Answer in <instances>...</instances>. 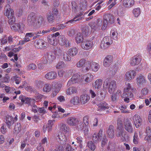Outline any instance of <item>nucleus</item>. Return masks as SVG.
Here are the masks:
<instances>
[{"label":"nucleus","instance_id":"obj_62","mask_svg":"<svg viewBox=\"0 0 151 151\" xmlns=\"http://www.w3.org/2000/svg\"><path fill=\"white\" fill-rule=\"evenodd\" d=\"M111 32L112 33L111 35L113 39L115 40H117V36L118 35V33L117 32H116L113 30H111Z\"/></svg>","mask_w":151,"mask_h":151},{"label":"nucleus","instance_id":"obj_27","mask_svg":"<svg viewBox=\"0 0 151 151\" xmlns=\"http://www.w3.org/2000/svg\"><path fill=\"white\" fill-rule=\"evenodd\" d=\"M134 0H124L123 1V6L125 7L130 8L134 4Z\"/></svg>","mask_w":151,"mask_h":151},{"label":"nucleus","instance_id":"obj_28","mask_svg":"<svg viewBox=\"0 0 151 151\" xmlns=\"http://www.w3.org/2000/svg\"><path fill=\"white\" fill-rule=\"evenodd\" d=\"M87 61L84 58H82L80 60L76 63V66L78 68H83L86 70V66Z\"/></svg>","mask_w":151,"mask_h":151},{"label":"nucleus","instance_id":"obj_4","mask_svg":"<svg viewBox=\"0 0 151 151\" xmlns=\"http://www.w3.org/2000/svg\"><path fill=\"white\" fill-rule=\"evenodd\" d=\"M126 86L124 89L123 93L122 95V98L128 97L130 98H132L133 97V94L132 92L134 90V88H132L130 83L126 82L125 83Z\"/></svg>","mask_w":151,"mask_h":151},{"label":"nucleus","instance_id":"obj_3","mask_svg":"<svg viewBox=\"0 0 151 151\" xmlns=\"http://www.w3.org/2000/svg\"><path fill=\"white\" fill-rule=\"evenodd\" d=\"M108 86V91L110 94H112L116 89V83L114 80L111 81L110 78H107L104 81L103 88Z\"/></svg>","mask_w":151,"mask_h":151},{"label":"nucleus","instance_id":"obj_63","mask_svg":"<svg viewBox=\"0 0 151 151\" xmlns=\"http://www.w3.org/2000/svg\"><path fill=\"white\" fill-rule=\"evenodd\" d=\"M12 79L13 80H15L17 84H19L21 81L20 78L16 76H13Z\"/></svg>","mask_w":151,"mask_h":151},{"label":"nucleus","instance_id":"obj_9","mask_svg":"<svg viewBox=\"0 0 151 151\" xmlns=\"http://www.w3.org/2000/svg\"><path fill=\"white\" fill-rule=\"evenodd\" d=\"M142 60V56L140 54H137L132 58L129 62L131 66H133L139 64Z\"/></svg>","mask_w":151,"mask_h":151},{"label":"nucleus","instance_id":"obj_12","mask_svg":"<svg viewBox=\"0 0 151 151\" xmlns=\"http://www.w3.org/2000/svg\"><path fill=\"white\" fill-rule=\"evenodd\" d=\"M79 120L77 118L74 116L68 117L67 120V123L69 125L72 126H76L79 122Z\"/></svg>","mask_w":151,"mask_h":151},{"label":"nucleus","instance_id":"obj_44","mask_svg":"<svg viewBox=\"0 0 151 151\" xmlns=\"http://www.w3.org/2000/svg\"><path fill=\"white\" fill-rule=\"evenodd\" d=\"M68 54H68L66 52H64L63 53V58L65 60L67 61H70L71 59V56Z\"/></svg>","mask_w":151,"mask_h":151},{"label":"nucleus","instance_id":"obj_25","mask_svg":"<svg viewBox=\"0 0 151 151\" xmlns=\"http://www.w3.org/2000/svg\"><path fill=\"white\" fill-rule=\"evenodd\" d=\"M80 73L74 74L71 77V80H73L74 83L82 82V78L81 77Z\"/></svg>","mask_w":151,"mask_h":151},{"label":"nucleus","instance_id":"obj_5","mask_svg":"<svg viewBox=\"0 0 151 151\" xmlns=\"http://www.w3.org/2000/svg\"><path fill=\"white\" fill-rule=\"evenodd\" d=\"M100 68V65L98 63L93 61H87L86 71H87L90 69L94 72H96Z\"/></svg>","mask_w":151,"mask_h":151},{"label":"nucleus","instance_id":"obj_53","mask_svg":"<svg viewBox=\"0 0 151 151\" xmlns=\"http://www.w3.org/2000/svg\"><path fill=\"white\" fill-rule=\"evenodd\" d=\"M83 19L82 17H79L78 18H77V19H74V18H73V19H72L70 20H69L68 21L66 22L65 23V24H68V23H70V24H74L75 23V22L77 21H79L80 20H81L82 19Z\"/></svg>","mask_w":151,"mask_h":151},{"label":"nucleus","instance_id":"obj_42","mask_svg":"<svg viewBox=\"0 0 151 151\" xmlns=\"http://www.w3.org/2000/svg\"><path fill=\"white\" fill-rule=\"evenodd\" d=\"M132 13L135 17H138L141 13L140 9L139 7L134 9L132 10Z\"/></svg>","mask_w":151,"mask_h":151},{"label":"nucleus","instance_id":"obj_14","mask_svg":"<svg viewBox=\"0 0 151 151\" xmlns=\"http://www.w3.org/2000/svg\"><path fill=\"white\" fill-rule=\"evenodd\" d=\"M36 14L34 12L30 13L28 15L27 17V22L33 26L35 25V23L36 22Z\"/></svg>","mask_w":151,"mask_h":151},{"label":"nucleus","instance_id":"obj_8","mask_svg":"<svg viewBox=\"0 0 151 151\" xmlns=\"http://www.w3.org/2000/svg\"><path fill=\"white\" fill-rule=\"evenodd\" d=\"M94 45L93 41L92 40H86L82 42L81 44V48L86 50L91 49Z\"/></svg>","mask_w":151,"mask_h":151},{"label":"nucleus","instance_id":"obj_40","mask_svg":"<svg viewBox=\"0 0 151 151\" xmlns=\"http://www.w3.org/2000/svg\"><path fill=\"white\" fill-rule=\"evenodd\" d=\"M102 20L101 19H97L96 22V25L92 27V29H94L95 30L98 31L99 29V27L102 24Z\"/></svg>","mask_w":151,"mask_h":151},{"label":"nucleus","instance_id":"obj_10","mask_svg":"<svg viewBox=\"0 0 151 151\" xmlns=\"http://www.w3.org/2000/svg\"><path fill=\"white\" fill-rule=\"evenodd\" d=\"M136 75L135 70H130L126 72L125 75V80L130 82L133 79Z\"/></svg>","mask_w":151,"mask_h":151},{"label":"nucleus","instance_id":"obj_50","mask_svg":"<svg viewBox=\"0 0 151 151\" xmlns=\"http://www.w3.org/2000/svg\"><path fill=\"white\" fill-rule=\"evenodd\" d=\"M89 116L88 115L84 116L83 119V122L86 126H87L88 125L89 120Z\"/></svg>","mask_w":151,"mask_h":151},{"label":"nucleus","instance_id":"obj_29","mask_svg":"<svg viewBox=\"0 0 151 151\" xmlns=\"http://www.w3.org/2000/svg\"><path fill=\"white\" fill-rule=\"evenodd\" d=\"M5 119V122L7 127L8 128H10L14 122L13 118L9 115H7L6 116Z\"/></svg>","mask_w":151,"mask_h":151},{"label":"nucleus","instance_id":"obj_24","mask_svg":"<svg viewBox=\"0 0 151 151\" xmlns=\"http://www.w3.org/2000/svg\"><path fill=\"white\" fill-rule=\"evenodd\" d=\"M102 130L100 129L99 130V132L97 133H94L92 137V139L93 141L95 143H97L100 140V137H101L100 133L101 134Z\"/></svg>","mask_w":151,"mask_h":151},{"label":"nucleus","instance_id":"obj_7","mask_svg":"<svg viewBox=\"0 0 151 151\" xmlns=\"http://www.w3.org/2000/svg\"><path fill=\"white\" fill-rule=\"evenodd\" d=\"M58 39L59 43L61 46H65L66 48H68L71 46L70 41L67 40L63 35H61L59 36Z\"/></svg>","mask_w":151,"mask_h":151},{"label":"nucleus","instance_id":"obj_15","mask_svg":"<svg viewBox=\"0 0 151 151\" xmlns=\"http://www.w3.org/2000/svg\"><path fill=\"white\" fill-rule=\"evenodd\" d=\"M133 121L136 128H138L141 125L142 119L139 115L137 114H135L133 117Z\"/></svg>","mask_w":151,"mask_h":151},{"label":"nucleus","instance_id":"obj_64","mask_svg":"<svg viewBox=\"0 0 151 151\" xmlns=\"http://www.w3.org/2000/svg\"><path fill=\"white\" fill-rule=\"evenodd\" d=\"M52 151H64V148L61 145H59L56 146Z\"/></svg>","mask_w":151,"mask_h":151},{"label":"nucleus","instance_id":"obj_33","mask_svg":"<svg viewBox=\"0 0 151 151\" xmlns=\"http://www.w3.org/2000/svg\"><path fill=\"white\" fill-rule=\"evenodd\" d=\"M19 99L22 102L28 104L29 106L30 105L31 101L32 100V99L31 98L25 97L22 95L19 96Z\"/></svg>","mask_w":151,"mask_h":151},{"label":"nucleus","instance_id":"obj_51","mask_svg":"<svg viewBox=\"0 0 151 151\" xmlns=\"http://www.w3.org/2000/svg\"><path fill=\"white\" fill-rule=\"evenodd\" d=\"M65 65L64 62L61 61L58 63L57 64L56 68L57 69H60L63 68L65 67Z\"/></svg>","mask_w":151,"mask_h":151},{"label":"nucleus","instance_id":"obj_31","mask_svg":"<svg viewBox=\"0 0 151 151\" xmlns=\"http://www.w3.org/2000/svg\"><path fill=\"white\" fill-rule=\"evenodd\" d=\"M124 126L125 129L129 132H132L133 131L132 126L131 123L128 121L124 123Z\"/></svg>","mask_w":151,"mask_h":151},{"label":"nucleus","instance_id":"obj_21","mask_svg":"<svg viewBox=\"0 0 151 151\" xmlns=\"http://www.w3.org/2000/svg\"><path fill=\"white\" fill-rule=\"evenodd\" d=\"M90 96L86 94L81 95L80 96V101L82 104L87 103L90 99Z\"/></svg>","mask_w":151,"mask_h":151},{"label":"nucleus","instance_id":"obj_54","mask_svg":"<svg viewBox=\"0 0 151 151\" xmlns=\"http://www.w3.org/2000/svg\"><path fill=\"white\" fill-rule=\"evenodd\" d=\"M27 69L29 70H35L37 68L36 65L33 63H32L29 65L27 67Z\"/></svg>","mask_w":151,"mask_h":151},{"label":"nucleus","instance_id":"obj_58","mask_svg":"<svg viewBox=\"0 0 151 151\" xmlns=\"http://www.w3.org/2000/svg\"><path fill=\"white\" fill-rule=\"evenodd\" d=\"M7 57L6 55L3 53H1L0 55V61H6Z\"/></svg>","mask_w":151,"mask_h":151},{"label":"nucleus","instance_id":"obj_13","mask_svg":"<svg viewBox=\"0 0 151 151\" xmlns=\"http://www.w3.org/2000/svg\"><path fill=\"white\" fill-rule=\"evenodd\" d=\"M36 21L35 25L33 26L36 28H39L40 27L43 26L45 23L43 17L41 16H37Z\"/></svg>","mask_w":151,"mask_h":151},{"label":"nucleus","instance_id":"obj_2","mask_svg":"<svg viewBox=\"0 0 151 151\" xmlns=\"http://www.w3.org/2000/svg\"><path fill=\"white\" fill-rule=\"evenodd\" d=\"M117 125L116 130V136L117 137H120L123 140H125L127 135L126 132L124 131L122 122L119 119L117 120Z\"/></svg>","mask_w":151,"mask_h":151},{"label":"nucleus","instance_id":"obj_19","mask_svg":"<svg viewBox=\"0 0 151 151\" xmlns=\"http://www.w3.org/2000/svg\"><path fill=\"white\" fill-rule=\"evenodd\" d=\"M57 76V73L55 71H51L47 72L45 75V78L49 80L55 79Z\"/></svg>","mask_w":151,"mask_h":151},{"label":"nucleus","instance_id":"obj_46","mask_svg":"<svg viewBox=\"0 0 151 151\" xmlns=\"http://www.w3.org/2000/svg\"><path fill=\"white\" fill-rule=\"evenodd\" d=\"M87 145L92 151H94L96 149V146L94 143L91 141L88 142L87 143Z\"/></svg>","mask_w":151,"mask_h":151},{"label":"nucleus","instance_id":"obj_32","mask_svg":"<svg viewBox=\"0 0 151 151\" xmlns=\"http://www.w3.org/2000/svg\"><path fill=\"white\" fill-rule=\"evenodd\" d=\"M77 91L76 87L71 86L67 88L66 91V93L67 95H71L77 93Z\"/></svg>","mask_w":151,"mask_h":151},{"label":"nucleus","instance_id":"obj_55","mask_svg":"<svg viewBox=\"0 0 151 151\" xmlns=\"http://www.w3.org/2000/svg\"><path fill=\"white\" fill-rule=\"evenodd\" d=\"M110 20H108L107 19H104V20L103 24L101 27V29L102 30H105L107 28L108 24V22L110 21Z\"/></svg>","mask_w":151,"mask_h":151},{"label":"nucleus","instance_id":"obj_59","mask_svg":"<svg viewBox=\"0 0 151 151\" xmlns=\"http://www.w3.org/2000/svg\"><path fill=\"white\" fill-rule=\"evenodd\" d=\"M111 101L113 102L117 101L118 99V98L116 95V93H112L111 96Z\"/></svg>","mask_w":151,"mask_h":151},{"label":"nucleus","instance_id":"obj_52","mask_svg":"<svg viewBox=\"0 0 151 151\" xmlns=\"http://www.w3.org/2000/svg\"><path fill=\"white\" fill-rule=\"evenodd\" d=\"M14 130L15 133L18 134L19 133L21 130V125L20 124L17 123L15 125Z\"/></svg>","mask_w":151,"mask_h":151},{"label":"nucleus","instance_id":"obj_41","mask_svg":"<svg viewBox=\"0 0 151 151\" xmlns=\"http://www.w3.org/2000/svg\"><path fill=\"white\" fill-rule=\"evenodd\" d=\"M52 89V86L50 84L46 83L42 89L43 91L46 93L50 92Z\"/></svg>","mask_w":151,"mask_h":151},{"label":"nucleus","instance_id":"obj_6","mask_svg":"<svg viewBox=\"0 0 151 151\" xmlns=\"http://www.w3.org/2000/svg\"><path fill=\"white\" fill-rule=\"evenodd\" d=\"M113 43V41L111 37L109 36L104 37L101 41L100 46L101 48L104 50L108 48Z\"/></svg>","mask_w":151,"mask_h":151},{"label":"nucleus","instance_id":"obj_35","mask_svg":"<svg viewBox=\"0 0 151 151\" xmlns=\"http://www.w3.org/2000/svg\"><path fill=\"white\" fill-rule=\"evenodd\" d=\"M58 139L61 144L64 145L66 144L67 137L63 133H61L58 135Z\"/></svg>","mask_w":151,"mask_h":151},{"label":"nucleus","instance_id":"obj_16","mask_svg":"<svg viewBox=\"0 0 151 151\" xmlns=\"http://www.w3.org/2000/svg\"><path fill=\"white\" fill-rule=\"evenodd\" d=\"M113 60V57L112 55H107L104 59L103 62L104 65L106 67H109Z\"/></svg>","mask_w":151,"mask_h":151},{"label":"nucleus","instance_id":"obj_38","mask_svg":"<svg viewBox=\"0 0 151 151\" xmlns=\"http://www.w3.org/2000/svg\"><path fill=\"white\" fill-rule=\"evenodd\" d=\"M79 6L81 10H85L87 6V1L86 0H80Z\"/></svg>","mask_w":151,"mask_h":151},{"label":"nucleus","instance_id":"obj_39","mask_svg":"<svg viewBox=\"0 0 151 151\" xmlns=\"http://www.w3.org/2000/svg\"><path fill=\"white\" fill-rule=\"evenodd\" d=\"M80 101L79 97L77 96L72 97L70 100V103L74 105L78 104L80 103Z\"/></svg>","mask_w":151,"mask_h":151},{"label":"nucleus","instance_id":"obj_47","mask_svg":"<svg viewBox=\"0 0 151 151\" xmlns=\"http://www.w3.org/2000/svg\"><path fill=\"white\" fill-rule=\"evenodd\" d=\"M47 57L48 60L50 62L52 61L55 58V55L51 52L47 53Z\"/></svg>","mask_w":151,"mask_h":151},{"label":"nucleus","instance_id":"obj_45","mask_svg":"<svg viewBox=\"0 0 151 151\" xmlns=\"http://www.w3.org/2000/svg\"><path fill=\"white\" fill-rule=\"evenodd\" d=\"M127 106L125 105H121L119 106V108L121 111L122 113H129V110H126Z\"/></svg>","mask_w":151,"mask_h":151},{"label":"nucleus","instance_id":"obj_30","mask_svg":"<svg viewBox=\"0 0 151 151\" xmlns=\"http://www.w3.org/2000/svg\"><path fill=\"white\" fill-rule=\"evenodd\" d=\"M107 133L109 138H113L114 137V127L113 125H110L109 126V128L107 131Z\"/></svg>","mask_w":151,"mask_h":151},{"label":"nucleus","instance_id":"obj_22","mask_svg":"<svg viewBox=\"0 0 151 151\" xmlns=\"http://www.w3.org/2000/svg\"><path fill=\"white\" fill-rule=\"evenodd\" d=\"M98 110L99 111H103L106 109H108L109 106L106 102H102L97 105Z\"/></svg>","mask_w":151,"mask_h":151},{"label":"nucleus","instance_id":"obj_17","mask_svg":"<svg viewBox=\"0 0 151 151\" xmlns=\"http://www.w3.org/2000/svg\"><path fill=\"white\" fill-rule=\"evenodd\" d=\"M82 82L84 81L86 83H90L94 79V76L91 73H89L82 76Z\"/></svg>","mask_w":151,"mask_h":151},{"label":"nucleus","instance_id":"obj_1","mask_svg":"<svg viewBox=\"0 0 151 151\" xmlns=\"http://www.w3.org/2000/svg\"><path fill=\"white\" fill-rule=\"evenodd\" d=\"M5 9L4 14L9 19L8 21L9 24H12L16 22L15 17L14 15V10L11 8L9 4L6 5Z\"/></svg>","mask_w":151,"mask_h":151},{"label":"nucleus","instance_id":"obj_48","mask_svg":"<svg viewBox=\"0 0 151 151\" xmlns=\"http://www.w3.org/2000/svg\"><path fill=\"white\" fill-rule=\"evenodd\" d=\"M36 86L39 88H42L43 86L44 82L42 81L37 80L35 81Z\"/></svg>","mask_w":151,"mask_h":151},{"label":"nucleus","instance_id":"obj_37","mask_svg":"<svg viewBox=\"0 0 151 151\" xmlns=\"http://www.w3.org/2000/svg\"><path fill=\"white\" fill-rule=\"evenodd\" d=\"M106 94L105 89H103L99 90L97 91V96L99 99H103L104 98Z\"/></svg>","mask_w":151,"mask_h":151},{"label":"nucleus","instance_id":"obj_34","mask_svg":"<svg viewBox=\"0 0 151 151\" xmlns=\"http://www.w3.org/2000/svg\"><path fill=\"white\" fill-rule=\"evenodd\" d=\"M84 37L83 34L80 32H78L75 37L76 42L77 44H79L83 42Z\"/></svg>","mask_w":151,"mask_h":151},{"label":"nucleus","instance_id":"obj_56","mask_svg":"<svg viewBox=\"0 0 151 151\" xmlns=\"http://www.w3.org/2000/svg\"><path fill=\"white\" fill-rule=\"evenodd\" d=\"M54 121L49 120L47 123V126L48 127V132L51 130L52 125L53 124V122Z\"/></svg>","mask_w":151,"mask_h":151},{"label":"nucleus","instance_id":"obj_49","mask_svg":"<svg viewBox=\"0 0 151 151\" xmlns=\"http://www.w3.org/2000/svg\"><path fill=\"white\" fill-rule=\"evenodd\" d=\"M139 142V138L138 136L137 133L135 132L133 136V142L134 144L137 145Z\"/></svg>","mask_w":151,"mask_h":151},{"label":"nucleus","instance_id":"obj_43","mask_svg":"<svg viewBox=\"0 0 151 151\" xmlns=\"http://www.w3.org/2000/svg\"><path fill=\"white\" fill-rule=\"evenodd\" d=\"M47 19L48 21L50 23H52L54 21V17L53 14L50 13L47 14Z\"/></svg>","mask_w":151,"mask_h":151},{"label":"nucleus","instance_id":"obj_61","mask_svg":"<svg viewBox=\"0 0 151 151\" xmlns=\"http://www.w3.org/2000/svg\"><path fill=\"white\" fill-rule=\"evenodd\" d=\"M141 94L143 96H145L147 94L148 92V89L147 88H144L141 91Z\"/></svg>","mask_w":151,"mask_h":151},{"label":"nucleus","instance_id":"obj_11","mask_svg":"<svg viewBox=\"0 0 151 151\" xmlns=\"http://www.w3.org/2000/svg\"><path fill=\"white\" fill-rule=\"evenodd\" d=\"M34 44L36 47L40 49L45 47L46 45V43L44 40L41 39L36 40L34 42Z\"/></svg>","mask_w":151,"mask_h":151},{"label":"nucleus","instance_id":"obj_20","mask_svg":"<svg viewBox=\"0 0 151 151\" xmlns=\"http://www.w3.org/2000/svg\"><path fill=\"white\" fill-rule=\"evenodd\" d=\"M137 83L138 86H143L145 83V78L142 74H140L137 75Z\"/></svg>","mask_w":151,"mask_h":151},{"label":"nucleus","instance_id":"obj_23","mask_svg":"<svg viewBox=\"0 0 151 151\" xmlns=\"http://www.w3.org/2000/svg\"><path fill=\"white\" fill-rule=\"evenodd\" d=\"M103 79H98L95 81L93 83V87L95 89H99L101 87Z\"/></svg>","mask_w":151,"mask_h":151},{"label":"nucleus","instance_id":"obj_60","mask_svg":"<svg viewBox=\"0 0 151 151\" xmlns=\"http://www.w3.org/2000/svg\"><path fill=\"white\" fill-rule=\"evenodd\" d=\"M32 107V111L35 113H36L38 111V109L37 106L35 104H32L30 105Z\"/></svg>","mask_w":151,"mask_h":151},{"label":"nucleus","instance_id":"obj_36","mask_svg":"<svg viewBox=\"0 0 151 151\" xmlns=\"http://www.w3.org/2000/svg\"><path fill=\"white\" fill-rule=\"evenodd\" d=\"M47 39L49 43L51 45H55L57 43V38H56L52 35L48 36Z\"/></svg>","mask_w":151,"mask_h":151},{"label":"nucleus","instance_id":"obj_26","mask_svg":"<svg viewBox=\"0 0 151 151\" xmlns=\"http://www.w3.org/2000/svg\"><path fill=\"white\" fill-rule=\"evenodd\" d=\"M78 49L76 47H73L68 49V53L71 57H73L76 55L78 53Z\"/></svg>","mask_w":151,"mask_h":151},{"label":"nucleus","instance_id":"obj_57","mask_svg":"<svg viewBox=\"0 0 151 151\" xmlns=\"http://www.w3.org/2000/svg\"><path fill=\"white\" fill-rule=\"evenodd\" d=\"M72 9L74 12H76L78 9V6L77 3L74 1L71 2Z\"/></svg>","mask_w":151,"mask_h":151},{"label":"nucleus","instance_id":"obj_18","mask_svg":"<svg viewBox=\"0 0 151 151\" xmlns=\"http://www.w3.org/2000/svg\"><path fill=\"white\" fill-rule=\"evenodd\" d=\"M13 23L10 26L11 29L15 32H18L19 33H23V29L21 27V26L19 23Z\"/></svg>","mask_w":151,"mask_h":151}]
</instances>
